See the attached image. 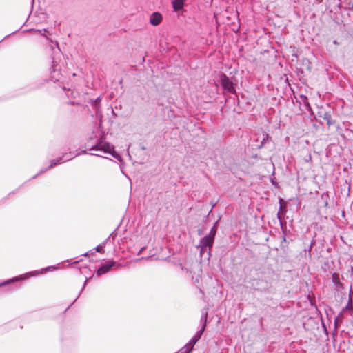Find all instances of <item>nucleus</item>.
<instances>
[{
	"mask_svg": "<svg viewBox=\"0 0 353 353\" xmlns=\"http://www.w3.org/2000/svg\"><path fill=\"white\" fill-rule=\"evenodd\" d=\"M8 36H5L3 39H2V41H4L6 38H7Z\"/></svg>",
	"mask_w": 353,
	"mask_h": 353,
	"instance_id": "nucleus-26",
	"label": "nucleus"
},
{
	"mask_svg": "<svg viewBox=\"0 0 353 353\" xmlns=\"http://www.w3.org/2000/svg\"><path fill=\"white\" fill-rule=\"evenodd\" d=\"M8 36H5L3 39H2V41H4L6 38H7Z\"/></svg>",
	"mask_w": 353,
	"mask_h": 353,
	"instance_id": "nucleus-27",
	"label": "nucleus"
},
{
	"mask_svg": "<svg viewBox=\"0 0 353 353\" xmlns=\"http://www.w3.org/2000/svg\"><path fill=\"white\" fill-rule=\"evenodd\" d=\"M116 263L113 261H108L102 265L96 272L97 276H101L108 272L111 268L114 266Z\"/></svg>",
	"mask_w": 353,
	"mask_h": 353,
	"instance_id": "nucleus-6",
	"label": "nucleus"
},
{
	"mask_svg": "<svg viewBox=\"0 0 353 353\" xmlns=\"http://www.w3.org/2000/svg\"><path fill=\"white\" fill-rule=\"evenodd\" d=\"M332 280L334 283H339V276L336 274L332 275Z\"/></svg>",
	"mask_w": 353,
	"mask_h": 353,
	"instance_id": "nucleus-16",
	"label": "nucleus"
},
{
	"mask_svg": "<svg viewBox=\"0 0 353 353\" xmlns=\"http://www.w3.org/2000/svg\"><path fill=\"white\" fill-rule=\"evenodd\" d=\"M351 7L353 8V3L352 4Z\"/></svg>",
	"mask_w": 353,
	"mask_h": 353,
	"instance_id": "nucleus-28",
	"label": "nucleus"
},
{
	"mask_svg": "<svg viewBox=\"0 0 353 353\" xmlns=\"http://www.w3.org/2000/svg\"><path fill=\"white\" fill-rule=\"evenodd\" d=\"M214 239H212L211 237L208 236V235L203 237L201 239L199 245L198 246V248H200L201 254H202V253L204 251H206L207 249H208V254L210 255V250L212 247Z\"/></svg>",
	"mask_w": 353,
	"mask_h": 353,
	"instance_id": "nucleus-4",
	"label": "nucleus"
},
{
	"mask_svg": "<svg viewBox=\"0 0 353 353\" xmlns=\"http://www.w3.org/2000/svg\"><path fill=\"white\" fill-rule=\"evenodd\" d=\"M101 101V98L98 97L96 99H92L89 102L95 108L96 110H98V105Z\"/></svg>",
	"mask_w": 353,
	"mask_h": 353,
	"instance_id": "nucleus-14",
	"label": "nucleus"
},
{
	"mask_svg": "<svg viewBox=\"0 0 353 353\" xmlns=\"http://www.w3.org/2000/svg\"><path fill=\"white\" fill-rule=\"evenodd\" d=\"M333 43H334V45H338V44H339V43L337 42V41H336V40H334V41H333Z\"/></svg>",
	"mask_w": 353,
	"mask_h": 353,
	"instance_id": "nucleus-20",
	"label": "nucleus"
},
{
	"mask_svg": "<svg viewBox=\"0 0 353 353\" xmlns=\"http://www.w3.org/2000/svg\"><path fill=\"white\" fill-rule=\"evenodd\" d=\"M8 36H5L3 39H2V41H4L6 38H7Z\"/></svg>",
	"mask_w": 353,
	"mask_h": 353,
	"instance_id": "nucleus-23",
	"label": "nucleus"
},
{
	"mask_svg": "<svg viewBox=\"0 0 353 353\" xmlns=\"http://www.w3.org/2000/svg\"><path fill=\"white\" fill-rule=\"evenodd\" d=\"M85 148L90 151H100L104 154H110L113 157L121 160V157L114 151V148L110 143L105 141L102 137L92 133L85 144Z\"/></svg>",
	"mask_w": 353,
	"mask_h": 353,
	"instance_id": "nucleus-1",
	"label": "nucleus"
},
{
	"mask_svg": "<svg viewBox=\"0 0 353 353\" xmlns=\"http://www.w3.org/2000/svg\"><path fill=\"white\" fill-rule=\"evenodd\" d=\"M199 340L197 339V338L195 336H194L190 339L189 343L184 347V349H185V351L184 353H190L192 350L194 345L196 344V343Z\"/></svg>",
	"mask_w": 353,
	"mask_h": 353,
	"instance_id": "nucleus-9",
	"label": "nucleus"
},
{
	"mask_svg": "<svg viewBox=\"0 0 353 353\" xmlns=\"http://www.w3.org/2000/svg\"><path fill=\"white\" fill-rule=\"evenodd\" d=\"M91 154H92V155H96V156L101 157V155H100V154H92V153Z\"/></svg>",
	"mask_w": 353,
	"mask_h": 353,
	"instance_id": "nucleus-21",
	"label": "nucleus"
},
{
	"mask_svg": "<svg viewBox=\"0 0 353 353\" xmlns=\"http://www.w3.org/2000/svg\"><path fill=\"white\" fill-rule=\"evenodd\" d=\"M207 314H208L207 312H205V314L203 313L202 316H201V321H203V319H204V323H203L202 327H201V329L194 335L197 338L198 340H199L201 339L203 333L205 331V327H206Z\"/></svg>",
	"mask_w": 353,
	"mask_h": 353,
	"instance_id": "nucleus-8",
	"label": "nucleus"
},
{
	"mask_svg": "<svg viewBox=\"0 0 353 353\" xmlns=\"http://www.w3.org/2000/svg\"><path fill=\"white\" fill-rule=\"evenodd\" d=\"M105 246V242H103L101 244L97 245L96 248H95V251L97 252H103V248H104Z\"/></svg>",
	"mask_w": 353,
	"mask_h": 353,
	"instance_id": "nucleus-15",
	"label": "nucleus"
},
{
	"mask_svg": "<svg viewBox=\"0 0 353 353\" xmlns=\"http://www.w3.org/2000/svg\"><path fill=\"white\" fill-rule=\"evenodd\" d=\"M221 85L223 88L228 91L229 93L235 94L236 90L234 87V84L230 78L225 74H222L220 77Z\"/></svg>",
	"mask_w": 353,
	"mask_h": 353,
	"instance_id": "nucleus-3",
	"label": "nucleus"
},
{
	"mask_svg": "<svg viewBox=\"0 0 353 353\" xmlns=\"http://www.w3.org/2000/svg\"><path fill=\"white\" fill-rule=\"evenodd\" d=\"M8 36H5L3 39H2V41H4L6 38H7Z\"/></svg>",
	"mask_w": 353,
	"mask_h": 353,
	"instance_id": "nucleus-25",
	"label": "nucleus"
},
{
	"mask_svg": "<svg viewBox=\"0 0 353 353\" xmlns=\"http://www.w3.org/2000/svg\"><path fill=\"white\" fill-rule=\"evenodd\" d=\"M143 249H144L143 248H141V249L139 250V252L138 254H139Z\"/></svg>",
	"mask_w": 353,
	"mask_h": 353,
	"instance_id": "nucleus-22",
	"label": "nucleus"
},
{
	"mask_svg": "<svg viewBox=\"0 0 353 353\" xmlns=\"http://www.w3.org/2000/svg\"><path fill=\"white\" fill-rule=\"evenodd\" d=\"M173 10L176 12L182 9L185 4L184 0H172V1Z\"/></svg>",
	"mask_w": 353,
	"mask_h": 353,
	"instance_id": "nucleus-10",
	"label": "nucleus"
},
{
	"mask_svg": "<svg viewBox=\"0 0 353 353\" xmlns=\"http://www.w3.org/2000/svg\"><path fill=\"white\" fill-rule=\"evenodd\" d=\"M216 223H214V226L211 228L209 234H208V236L211 237L212 239H213L214 240V236L216 235Z\"/></svg>",
	"mask_w": 353,
	"mask_h": 353,
	"instance_id": "nucleus-13",
	"label": "nucleus"
},
{
	"mask_svg": "<svg viewBox=\"0 0 353 353\" xmlns=\"http://www.w3.org/2000/svg\"><path fill=\"white\" fill-rule=\"evenodd\" d=\"M28 275V274H26L25 275L18 276L14 277L12 279H10L9 280H7L6 281H4V282L0 283V287L6 285L8 283H12L14 281L23 280V279L27 278Z\"/></svg>",
	"mask_w": 353,
	"mask_h": 353,
	"instance_id": "nucleus-11",
	"label": "nucleus"
},
{
	"mask_svg": "<svg viewBox=\"0 0 353 353\" xmlns=\"http://www.w3.org/2000/svg\"><path fill=\"white\" fill-rule=\"evenodd\" d=\"M8 36H5L3 39H2V41H4L6 38H7Z\"/></svg>",
	"mask_w": 353,
	"mask_h": 353,
	"instance_id": "nucleus-24",
	"label": "nucleus"
},
{
	"mask_svg": "<svg viewBox=\"0 0 353 353\" xmlns=\"http://www.w3.org/2000/svg\"><path fill=\"white\" fill-rule=\"evenodd\" d=\"M301 97L303 99V102H307V98L306 96L301 95Z\"/></svg>",
	"mask_w": 353,
	"mask_h": 353,
	"instance_id": "nucleus-19",
	"label": "nucleus"
},
{
	"mask_svg": "<svg viewBox=\"0 0 353 353\" xmlns=\"http://www.w3.org/2000/svg\"><path fill=\"white\" fill-rule=\"evenodd\" d=\"M89 279L88 278H86L85 281H84V283H83V288L81 290V292H79V295H78V297H79L80 294H81V292L83 290V289L85 288V285H86V283H87V281Z\"/></svg>",
	"mask_w": 353,
	"mask_h": 353,
	"instance_id": "nucleus-18",
	"label": "nucleus"
},
{
	"mask_svg": "<svg viewBox=\"0 0 353 353\" xmlns=\"http://www.w3.org/2000/svg\"><path fill=\"white\" fill-rule=\"evenodd\" d=\"M30 30H33V29H31ZM34 31L39 32L41 34H42L43 36H45V33L48 32L46 29L34 30Z\"/></svg>",
	"mask_w": 353,
	"mask_h": 353,
	"instance_id": "nucleus-17",
	"label": "nucleus"
},
{
	"mask_svg": "<svg viewBox=\"0 0 353 353\" xmlns=\"http://www.w3.org/2000/svg\"><path fill=\"white\" fill-rule=\"evenodd\" d=\"M323 119L327 122L328 126H331L334 124V121H332V116L330 112H325L323 114Z\"/></svg>",
	"mask_w": 353,
	"mask_h": 353,
	"instance_id": "nucleus-12",
	"label": "nucleus"
},
{
	"mask_svg": "<svg viewBox=\"0 0 353 353\" xmlns=\"http://www.w3.org/2000/svg\"><path fill=\"white\" fill-rule=\"evenodd\" d=\"M162 21V15L159 12H153L150 18V23L152 26H158Z\"/></svg>",
	"mask_w": 353,
	"mask_h": 353,
	"instance_id": "nucleus-7",
	"label": "nucleus"
},
{
	"mask_svg": "<svg viewBox=\"0 0 353 353\" xmlns=\"http://www.w3.org/2000/svg\"><path fill=\"white\" fill-rule=\"evenodd\" d=\"M50 80L54 82L60 81L62 78V74L60 72V67L57 64H55L54 61H53V65L50 71Z\"/></svg>",
	"mask_w": 353,
	"mask_h": 353,
	"instance_id": "nucleus-5",
	"label": "nucleus"
},
{
	"mask_svg": "<svg viewBox=\"0 0 353 353\" xmlns=\"http://www.w3.org/2000/svg\"><path fill=\"white\" fill-rule=\"evenodd\" d=\"M86 153H87L86 150H82L81 152L77 153L76 154L74 152H71L69 153H65L62 157H60L57 158L56 159L52 160L50 162V165L48 168H42L41 170H40V171L36 175L32 176V179H35L37 176L46 172L48 170H49L54 166H57L59 164H61L63 162H66V161H68L72 159L74 157H75L76 156H77L79 154H86Z\"/></svg>",
	"mask_w": 353,
	"mask_h": 353,
	"instance_id": "nucleus-2",
	"label": "nucleus"
}]
</instances>
